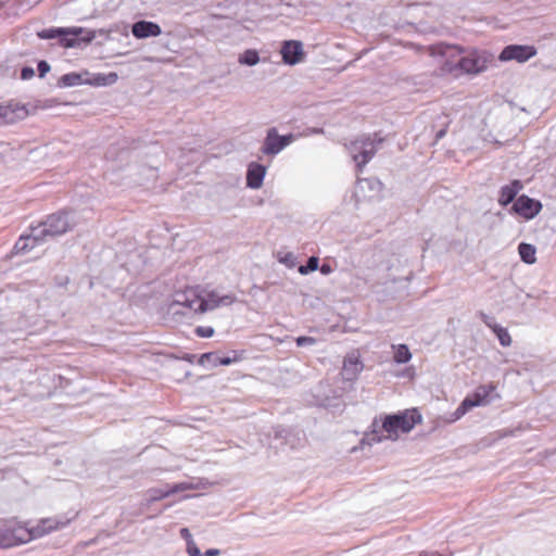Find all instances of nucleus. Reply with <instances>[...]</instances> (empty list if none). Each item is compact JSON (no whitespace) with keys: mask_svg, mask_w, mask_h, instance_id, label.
I'll return each mask as SVG.
<instances>
[{"mask_svg":"<svg viewBox=\"0 0 556 556\" xmlns=\"http://www.w3.org/2000/svg\"><path fill=\"white\" fill-rule=\"evenodd\" d=\"M319 260L317 256H311L308 257L305 265H301L299 267V273L301 275H307L312 271H315L318 269Z\"/></svg>","mask_w":556,"mask_h":556,"instance_id":"cd10ccee","label":"nucleus"},{"mask_svg":"<svg viewBox=\"0 0 556 556\" xmlns=\"http://www.w3.org/2000/svg\"><path fill=\"white\" fill-rule=\"evenodd\" d=\"M239 357H229V356H218V366H228L232 364L233 362H237Z\"/></svg>","mask_w":556,"mask_h":556,"instance_id":"c9c22d12","label":"nucleus"},{"mask_svg":"<svg viewBox=\"0 0 556 556\" xmlns=\"http://www.w3.org/2000/svg\"><path fill=\"white\" fill-rule=\"evenodd\" d=\"M490 56L485 52L470 51L467 54H459L457 59V77L463 74H479L486 70Z\"/></svg>","mask_w":556,"mask_h":556,"instance_id":"0eeeda50","label":"nucleus"},{"mask_svg":"<svg viewBox=\"0 0 556 556\" xmlns=\"http://www.w3.org/2000/svg\"><path fill=\"white\" fill-rule=\"evenodd\" d=\"M538 53L534 46L529 45H508L500 53L498 59L503 62L517 61L519 63L527 62Z\"/></svg>","mask_w":556,"mask_h":556,"instance_id":"9d476101","label":"nucleus"},{"mask_svg":"<svg viewBox=\"0 0 556 556\" xmlns=\"http://www.w3.org/2000/svg\"><path fill=\"white\" fill-rule=\"evenodd\" d=\"M446 134V130L445 129H441L437 132L435 135V140L439 141L440 139H442Z\"/></svg>","mask_w":556,"mask_h":556,"instance_id":"c03bdc74","label":"nucleus"},{"mask_svg":"<svg viewBox=\"0 0 556 556\" xmlns=\"http://www.w3.org/2000/svg\"><path fill=\"white\" fill-rule=\"evenodd\" d=\"M76 224L71 212L59 211L48 215L46 219L36 225V227L38 229L37 233L41 235V238L46 242L73 230Z\"/></svg>","mask_w":556,"mask_h":556,"instance_id":"39448f33","label":"nucleus"},{"mask_svg":"<svg viewBox=\"0 0 556 556\" xmlns=\"http://www.w3.org/2000/svg\"><path fill=\"white\" fill-rule=\"evenodd\" d=\"M220 549L218 548H208L205 551L204 556H219Z\"/></svg>","mask_w":556,"mask_h":556,"instance_id":"a19ab883","label":"nucleus"},{"mask_svg":"<svg viewBox=\"0 0 556 556\" xmlns=\"http://www.w3.org/2000/svg\"><path fill=\"white\" fill-rule=\"evenodd\" d=\"M492 386L489 387H480L472 397H466L460 404L468 412L472 407L479 406L483 404L484 399L489 395V390H493Z\"/></svg>","mask_w":556,"mask_h":556,"instance_id":"aec40b11","label":"nucleus"},{"mask_svg":"<svg viewBox=\"0 0 556 556\" xmlns=\"http://www.w3.org/2000/svg\"><path fill=\"white\" fill-rule=\"evenodd\" d=\"M185 489H186V486L184 484H175L174 486L168 488V489H151L149 491L150 500L159 501V500L169 496L170 494L182 491Z\"/></svg>","mask_w":556,"mask_h":556,"instance_id":"b1692460","label":"nucleus"},{"mask_svg":"<svg viewBox=\"0 0 556 556\" xmlns=\"http://www.w3.org/2000/svg\"><path fill=\"white\" fill-rule=\"evenodd\" d=\"M493 332L496 334L502 346H509L511 344V337L507 329L502 326H494Z\"/></svg>","mask_w":556,"mask_h":556,"instance_id":"bb28decb","label":"nucleus"},{"mask_svg":"<svg viewBox=\"0 0 556 556\" xmlns=\"http://www.w3.org/2000/svg\"><path fill=\"white\" fill-rule=\"evenodd\" d=\"M87 76H89L88 72H84V73L72 72V73L64 74L59 80V86L75 87V86L87 84Z\"/></svg>","mask_w":556,"mask_h":556,"instance_id":"412c9836","label":"nucleus"},{"mask_svg":"<svg viewBox=\"0 0 556 556\" xmlns=\"http://www.w3.org/2000/svg\"><path fill=\"white\" fill-rule=\"evenodd\" d=\"M295 140L293 134L279 135L276 127L267 129L261 151L266 155H276Z\"/></svg>","mask_w":556,"mask_h":556,"instance_id":"6e6552de","label":"nucleus"},{"mask_svg":"<svg viewBox=\"0 0 556 556\" xmlns=\"http://www.w3.org/2000/svg\"><path fill=\"white\" fill-rule=\"evenodd\" d=\"M419 422H421V415L416 409L388 415L381 425L377 419L372 421V430L365 435L363 441H367L369 445L381 442L383 439L381 431L388 433L386 438L396 439L399 432L407 433Z\"/></svg>","mask_w":556,"mask_h":556,"instance_id":"f03ea898","label":"nucleus"},{"mask_svg":"<svg viewBox=\"0 0 556 556\" xmlns=\"http://www.w3.org/2000/svg\"><path fill=\"white\" fill-rule=\"evenodd\" d=\"M266 167L258 163H251L247 173V186L252 189H258L264 180Z\"/></svg>","mask_w":556,"mask_h":556,"instance_id":"a211bd4d","label":"nucleus"},{"mask_svg":"<svg viewBox=\"0 0 556 556\" xmlns=\"http://www.w3.org/2000/svg\"><path fill=\"white\" fill-rule=\"evenodd\" d=\"M365 182L368 184L372 189L377 187L380 190L382 187L381 181L378 179H365Z\"/></svg>","mask_w":556,"mask_h":556,"instance_id":"ea45409f","label":"nucleus"},{"mask_svg":"<svg viewBox=\"0 0 556 556\" xmlns=\"http://www.w3.org/2000/svg\"><path fill=\"white\" fill-rule=\"evenodd\" d=\"M199 364L202 366L211 365L216 367L218 366V355L213 352L204 353L200 356Z\"/></svg>","mask_w":556,"mask_h":556,"instance_id":"c85d7f7f","label":"nucleus"},{"mask_svg":"<svg viewBox=\"0 0 556 556\" xmlns=\"http://www.w3.org/2000/svg\"><path fill=\"white\" fill-rule=\"evenodd\" d=\"M363 363L358 357L349 355L343 362L342 377L346 381H353L357 378L358 374L363 370Z\"/></svg>","mask_w":556,"mask_h":556,"instance_id":"f3484780","label":"nucleus"},{"mask_svg":"<svg viewBox=\"0 0 556 556\" xmlns=\"http://www.w3.org/2000/svg\"><path fill=\"white\" fill-rule=\"evenodd\" d=\"M527 298H533V295L530 293H527Z\"/></svg>","mask_w":556,"mask_h":556,"instance_id":"a18cd8bd","label":"nucleus"},{"mask_svg":"<svg viewBox=\"0 0 556 556\" xmlns=\"http://www.w3.org/2000/svg\"><path fill=\"white\" fill-rule=\"evenodd\" d=\"M37 70L39 73V77H45L47 73L50 72L51 67L47 61H39L37 65Z\"/></svg>","mask_w":556,"mask_h":556,"instance_id":"473e14b6","label":"nucleus"},{"mask_svg":"<svg viewBox=\"0 0 556 556\" xmlns=\"http://www.w3.org/2000/svg\"><path fill=\"white\" fill-rule=\"evenodd\" d=\"M29 112L25 104L10 101L0 104V126L12 125L25 119Z\"/></svg>","mask_w":556,"mask_h":556,"instance_id":"1a4fd4ad","label":"nucleus"},{"mask_svg":"<svg viewBox=\"0 0 556 556\" xmlns=\"http://www.w3.org/2000/svg\"><path fill=\"white\" fill-rule=\"evenodd\" d=\"M521 189L522 184L518 179L513 180L509 185L503 186L500 190L498 204L507 206L516 199V195Z\"/></svg>","mask_w":556,"mask_h":556,"instance_id":"6ab92c4d","label":"nucleus"},{"mask_svg":"<svg viewBox=\"0 0 556 556\" xmlns=\"http://www.w3.org/2000/svg\"><path fill=\"white\" fill-rule=\"evenodd\" d=\"M319 269L323 275H328L332 271V268L329 264H323Z\"/></svg>","mask_w":556,"mask_h":556,"instance_id":"79ce46f5","label":"nucleus"},{"mask_svg":"<svg viewBox=\"0 0 556 556\" xmlns=\"http://www.w3.org/2000/svg\"><path fill=\"white\" fill-rule=\"evenodd\" d=\"M187 553H188L189 556H202L203 555L201 553V551L199 549V547L197 546L194 541L188 542V544H187Z\"/></svg>","mask_w":556,"mask_h":556,"instance_id":"72a5a7b5","label":"nucleus"},{"mask_svg":"<svg viewBox=\"0 0 556 556\" xmlns=\"http://www.w3.org/2000/svg\"><path fill=\"white\" fill-rule=\"evenodd\" d=\"M195 333L201 338H211L214 334L212 327L200 326L195 329Z\"/></svg>","mask_w":556,"mask_h":556,"instance_id":"c756f323","label":"nucleus"},{"mask_svg":"<svg viewBox=\"0 0 556 556\" xmlns=\"http://www.w3.org/2000/svg\"><path fill=\"white\" fill-rule=\"evenodd\" d=\"M466 413H467L466 408H465V407H463V405L460 404V405L456 408V410L453 413V415H452V416H453L452 420H453V421H455V420H457V419L462 418Z\"/></svg>","mask_w":556,"mask_h":556,"instance_id":"4c0bfd02","label":"nucleus"},{"mask_svg":"<svg viewBox=\"0 0 556 556\" xmlns=\"http://www.w3.org/2000/svg\"><path fill=\"white\" fill-rule=\"evenodd\" d=\"M394 362L397 364H405L412 358V353L406 344H399L394 352Z\"/></svg>","mask_w":556,"mask_h":556,"instance_id":"a878e982","label":"nucleus"},{"mask_svg":"<svg viewBox=\"0 0 556 556\" xmlns=\"http://www.w3.org/2000/svg\"><path fill=\"white\" fill-rule=\"evenodd\" d=\"M479 317L481 320L488 326L492 331L494 330V326H498L492 316H489L488 314L480 312Z\"/></svg>","mask_w":556,"mask_h":556,"instance_id":"7c9ffc66","label":"nucleus"},{"mask_svg":"<svg viewBox=\"0 0 556 556\" xmlns=\"http://www.w3.org/2000/svg\"><path fill=\"white\" fill-rule=\"evenodd\" d=\"M293 254L292 253H288L282 260L281 262L285 263V264H288V265H292L293 264Z\"/></svg>","mask_w":556,"mask_h":556,"instance_id":"37998d69","label":"nucleus"},{"mask_svg":"<svg viewBox=\"0 0 556 556\" xmlns=\"http://www.w3.org/2000/svg\"><path fill=\"white\" fill-rule=\"evenodd\" d=\"M542 210V203L522 194L516 199L511 206V211L526 219L534 218Z\"/></svg>","mask_w":556,"mask_h":556,"instance_id":"9b49d317","label":"nucleus"},{"mask_svg":"<svg viewBox=\"0 0 556 556\" xmlns=\"http://www.w3.org/2000/svg\"><path fill=\"white\" fill-rule=\"evenodd\" d=\"M118 76L116 73L111 72L109 74H93L92 77H87V85L91 86H110L117 81Z\"/></svg>","mask_w":556,"mask_h":556,"instance_id":"4be33fe9","label":"nucleus"},{"mask_svg":"<svg viewBox=\"0 0 556 556\" xmlns=\"http://www.w3.org/2000/svg\"><path fill=\"white\" fill-rule=\"evenodd\" d=\"M315 343H316V339L313 337L302 336V337L296 338L298 346H308V345H314Z\"/></svg>","mask_w":556,"mask_h":556,"instance_id":"2f4dec72","label":"nucleus"},{"mask_svg":"<svg viewBox=\"0 0 556 556\" xmlns=\"http://www.w3.org/2000/svg\"><path fill=\"white\" fill-rule=\"evenodd\" d=\"M518 252L520 255V258L526 264L532 265L536 262L535 253L536 249L534 245L526 242H521L518 245Z\"/></svg>","mask_w":556,"mask_h":556,"instance_id":"5701e85b","label":"nucleus"},{"mask_svg":"<svg viewBox=\"0 0 556 556\" xmlns=\"http://www.w3.org/2000/svg\"><path fill=\"white\" fill-rule=\"evenodd\" d=\"M430 55L439 56L440 70L442 74H450L457 77V59L464 50L458 46L440 42L428 48Z\"/></svg>","mask_w":556,"mask_h":556,"instance_id":"423d86ee","label":"nucleus"},{"mask_svg":"<svg viewBox=\"0 0 556 556\" xmlns=\"http://www.w3.org/2000/svg\"><path fill=\"white\" fill-rule=\"evenodd\" d=\"M180 536L186 541V544H188V542L193 541L192 534L190 533L188 528L180 529Z\"/></svg>","mask_w":556,"mask_h":556,"instance_id":"58836bf2","label":"nucleus"},{"mask_svg":"<svg viewBox=\"0 0 556 556\" xmlns=\"http://www.w3.org/2000/svg\"><path fill=\"white\" fill-rule=\"evenodd\" d=\"M194 300H200V295L197 294L193 290H188L182 293H177L175 296V300L173 301L170 308L174 311V313H179L178 309H176V306H184L194 313H200V309H197V304H194Z\"/></svg>","mask_w":556,"mask_h":556,"instance_id":"dca6fc26","label":"nucleus"},{"mask_svg":"<svg viewBox=\"0 0 556 556\" xmlns=\"http://www.w3.org/2000/svg\"><path fill=\"white\" fill-rule=\"evenodd\" d=\"M35 75V71L33 67L30 66H24L21 71V78L23 80H27V79H30L31 77H34Z\"/></svg>","mask_w":556,"mask_h":556,"instance_id":"f704fd0d","label":"nucleus"},{"mask_svg":"<svg viewBox=\"0 0 556 556\" xmlns=\"http://www.w3.org/2000/svg\"><path fill=\"white\" fill-rule=\"evenodd\" d=\"M37 36L40 39H59L60 45L65 48H78L81 43H90L96 38V33L83 27H52L38 31Z\"/></svg>","mask_w":556,"mask_h":556,"instance_id":"7ed1b4c3","label":"nucleus"},{"mask_svg":"<svg viewBox=\"0 0 556 556\" xmlns=\"http://www.w3.org/2000/svg\"><path fill=\"white\" fill-rule=\"evenodd\" d=\"M282 60L288 65H295L304 56L303 45L298 40H287L281 47Z\"/></svg>","mask_w":556,"mask_h":556,"instance_id":"4468645a","label":"nucleus"},{"mask_svg":"<svg viewBox=\"0 0 556 556\" xmlns=\"http://www.w3.org/2000/svg\"><path fill=\"white\" fill-rule=\"evenodd\" d=\"M382 142L383 139L375 134L374 136L362 135L345 144L350 156L356 164V170L358 173L363 172L364 167L375 156Z\"/></svg>","mask_w":556,"mask_h":556,"instance_id":"20e7f679","label":"nucleus"},{"mask_svg":"<svg viewBox=\"0 0 556 556\" xmlns=\"http://www.w3.org/2000/svg\"><path fill=\"white\" fill-rule=\"evenodd\" d=\"M38 229L36 226L29 227L28 235H22L13 247V254H25L33 250L36 245L41 244L45 240L41 235L37 233Z\"/></svg>","mask_w":556,"mask_h":556,"instance_id":"ddd939ff","label":"nucleus"},{"mask_svg":"<svg viewBox=\"0 0 556 556\" xmlns=\"http://www.w3.org/2000/svg\"><path fill=\"white\" fill-rule=\"evenodd\" d=\"M239 63L242 65L254 66L260 62L258 52L256 50H245L239 55Z\"/></svg>","mask_w":556,"mask_h":556,"instance_id":"393cba45","label":"nucleus"},{"mask_svg":"<svg viewBox=\"0 0 556 556\" xmlns=\"http://www.w3.org/2000/svg\"><path fill=\"white\" fill-rule=\"evenodd\" d=\"M131 33L137 39H146L161 35L162 29L159 24L142 20L132 24Z\"/></svg>","mask_w":556,"mask_h":556,"instance_id":"2eb2a0df","label":"nucleus"},{"mask_svg":"<svg viewBox=\"0 0 556 556\" xmlns=\"http://www.w3.org/2000/svg\"><path fill=\"white\" fill-rule=\"evenodd\" d=\"M466 413H467L466 408H465V407H463V405L460 404V405L456 408V410L453 413V415H452V416H453L452 420H453V421H455V420H457V419L462 418Z\"/></svg>","mask_w":556,"mask_h":556,"instance_id":"e433bc0d","label":"nucleus"},{"mask_svg":"<svg viewBox=\"0 0 556 556\" xmlns=\"http://www.w3.org/2000/svg\"><path fill=\"white\" fill-rule=\"evenodd\" d=\"M68 522V519L63 521L47 518L42 519L36 528L28 529L14 518H2L0 519V548H10L25 544L35 538L64 528Z\"/></svg>","mask_w":556,"mask_h":556,"instance_id":"f257e3e1","label":"nucleus"},{"mask_svg":"<svg viewBox=\"0 0 556 556\" xmlns=\"http://www.w3.org/2000/svg\"><path fill=\"white\" fill-rule=\"evenodd\" d=\"M236 298L231 294H226L219 296L216 292H208L205 296L200 295V300H194V304H197V309H200V313H205L207 311H213L222 305L227 306L235 302Z\"/></svg>","mask_w":556,"mask_h":556,"instance_id":"f8f14e48","label":"nucleus"}]
</instances>
